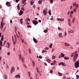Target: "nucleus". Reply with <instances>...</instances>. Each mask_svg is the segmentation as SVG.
<instances>
[{"mask_svg":"<svg viewBox=\"0 0 79 79\" xmlns=\"http://www.w3.org/2000/svg\"><path fill=\"white\" fill-rule=\"evenodd\" d=\"M73 61H76V59L78 57V54H77V51H76L75 52L72 53L71 56L73 57Z\"/></svg>","mask_w":79,"mask_h":79,"instance_id":"nucleus-1","label":"nucleus"},{"mask_svg":"<svg viewBox=\"0 0 79 79\" xmlns=\"http://www.w3.org/2000/svg\"><path fill=\"white\" fill-rule=\"evenodd\" d=\"M32 22L33 24H34L35 26H36V25L39 23V22H38L37 20H32Z\"/></svg>","mask_w":79,"mask_h":79,"instance_id":"nucleus-2","label":"nucleus"},{"mask_svg":"<svg viewBox=\"0 0 79 79\" xmlns=\"http://www.w3.org/2000/svg\"><path fill=\"white\" fill-rule=\"evenodd\" d=\"M15 71V67H12L10 70V74H12Z\"/></svg>","mask_w":79,"mask_h":79,"instance_id":"nucleus-3","label":"nucleus"},{"mask_svg":"<svg viewBox=\"0 0 79 79\" xmlns=\"http://www.w3.org/2000/svg\"><path fill=\"white\" fill-rule=\"evenodd\" d=\"M78 6H79V4H77L75 8L73 10V11H74V12H76V9L78 8Z\"/></svg>","mask_w":79,"mask_h":79,"instance_id":"nucleus-4","label":"nucleus"},{"mask_svg":"<svg viewBox=\"0 0 79 79\" xmlns=\"http://www.w3.org/2000/svg\"><path fill=\"white\" fill-rule=\"evenodd\" d=\"M4 19H5V18H2V21L1 22V26H2V27H3V21H4Z\"/></svg>","mask_w":79,"mask_h":79,"instance_id":"nucleus-5","label":"nucleus"},{"mask_svg":"<svg viewBox=\"0 0 79 79\" xmlns=\"http://www.w3.org/2000/svg\"><path fill=\"white\" fill-rule=\"evenodd\" d=\"M6 4L7 6H11V4H10V2H7Z\"/></svg>","mask_w":79,"mask_h":79,"instance_id":"nucleus-6","label":"nucleus"},{"mask_svg":"<svg viewBox=\"0 0 79 79\" xmlns=\"http://www.w3.org/2000/svg\"><path fill=\"white\" fill-rule=\"evenodd\" d=\"M57 21H64V19H60V18H57Z\"/></svg>","mask_w":79,"mask_h":79,"instance_id":"nucleus-7","label":"nucleus"},{"mask_svg":"<svg viewBox=\"0 0 79 79\" xmlns=\"http://www.w3.org/2000/svg\"><path fill=\"white\" fill-rule=\"evenodd\" d=\"M15 78H19V79H20V77H21V76L19 75H16L15 76Z\"/></svg>","mask_w":79,"mask_h":79,"instance_id":"nucleus-8","label":"nucleus"},{"mask_svg":"<svg viewBox=\"0 0 79 79\" xmlns=\"http://www.w3.org/2000/svg\"><path fill=\"white\" fill-rule=\"evenodd\" d=\"M23 14V11L21 10H20V12L19 13V16H21Z\"/></svg>","mask_w":79,"mask_h":79,"instance_id":"nucleus-9","label":"nucleus"},{"mask_svg":"<svg viewBox=\"0 0 79 79\" xmlns=\"http://www.w3.org/2000/svg\"><path fill=\"white\" fill-rule=\"evenodd\" d=\"M54 62L53 63H52L51 64V65H55L56 64V61L55 60H54Z\"/></svg>","mask_w":79,"mask_h":79,"instance_id":"nucleus-10","label":"nucleus"},{"mask_svg":"<svg viewBox=\"0 0 79 79\" xmlns=\"http://www.w3.org/2000/svg\"><path fill=\"white\" fill-rule=\"evenodd\" d=\"M4 78L5 79H7L8 76H7V75H6V74H4Z\"/></svg>","mask_w":79,"mask_h":79,"instance_id":"nucleus-11","label":"nucleus"},{"mask_svg":"<svg viewBox=\"0 0 79 79\" xmlns=\"http://www.w3.org/2000/svg\"><path fill=\"white\" fill-rule=\"evenodd\" d=\"M65 45L66 47H69V44L66 42L65 43Z\"/></svg>","mask_w":79,"mask_h":79,"instance_id":"nucleus-12","label":"nucleus"},{"mask_svg":"<svg viewBox=\"0 0 79 79\" xmlns=\"http://www.w3.org/2000/svg\"><path fill=\"white\" fill-rule=\"evenodd\" d=\"M33 40L35 43H37V40H36L35 38H33Z\"/></svg>","mask_w":79,"mask_h":79,"instance_id":"nucleus-13","label":"nucleus"},{"mask_svg":"<svg viewBox=\"0 0 79 79\" xmlns=\"http://www.w3.org/2000/svg\"><path fill=\"white\" fill-rule=\"evenodd\" d=\"M43 13H44V15H46L47 14V12L44 10L43 11Z\"/></svg>","mask_w":79,"mask_h":79,"instance_id":"nucleus-14","label":"nucleus"},{"mask_svg":"<svg viewBox=\"0 0 79 79\" xmlns=\"http://www.w3.org/2000/svg\"><path fill=\"white\" fill-rule=\"evenodd\" d=\"M4 39V35H3L1 36V40L3 41V39Z\"/></svg>","mask_w":79,"mask_h":79,"instance_id":"nucleus-15","label":"nucleus"},{"mask_svg":"<svg viewBox=\"0 0 79 79\" xmlns=\"http://www.w3.org/2000/svg\"><path fill=\"white\" fill-rule=\"evenodd\" d=\"M61 65H62L63 66H65V63L63 62H61Z\"/></svg>","mask_w":79,"mask_h":79,"instance_id":"nucleus-16","label":"nucleus"},{"mask_svg":"<svg viewBox=\"0 0 79 79\" xmlns=\"http://www.w3.org/2000/svg\"><path fill=\"white\" fill-rule=\"evenodd\" d=\"M74 32V31L73 30H70V31H69V34H70V33H73Z\"/></svg>","mask_w":79,"mask_h":79,"instance_id":"nucleus-17","label":"nucleus"},{"mask_svg":"<svg viewBox=\"0 0 79 79\" xmlns=\"http://www.w3.org/2000/svg\"><path fill=\"white\" fill-rule=\"evenodd\" d=\"M50 61H51V60H50V59H47V62H48L49 63H50Z\"/></svg>","mask_w":79,"mask_h":79,"instance_id":"nucleus-18","label":"nucleus"},{"mask_svg":"<svg viewBox=\"0 0 79 79\" xmlns=\"http://www.w3.org/2000/svg\"><path fill=\"white\" fill-rule=\"evenodd\" d=\"M7 48H10V44L9 43H7Z\"/></svg>","mask_w":79,"mask_h":79,"instance_id":"nucleus-19","label":"nucleus"},{"mask_svg":"<svg viewBox=\"0 0 79 79\" xmlns=\"http://www.w3.org/2000/svg\"><path fill=\"white\" fill-rule=\"evenodd\" d=\"M77 4H76V2H74L73 3V6H76V5Z\"/></svg>","mask_w":79,"mask_h":79,"instance_id":"nucleus-20","label":"nucleus"},{"mask_svg":"<svg viewBox=\"0 0 79 79\" xmlns=\"http://www.w3.org/2000/svg\"><path fill=\"white\" fill-rule=\"evenodd\" d=\"M32 66L33 67L35 66V62L34 61H33L32 62Z\"/></svg>","mask_w":79,"mask_h":79,"instance_id":"nucleus-21","label":"nucleus"},{"mask_svg":"<svg viewBox=\"0 0 79 79\" xmlns=\"http://www.w3.org/2000/svg\"><path fill=\"white\" fill-rule=\"evenodd\" d=\"M0 45H1V47H2L3 45L2 44V41H1V40H0Z\"/></svg>","mask_w":79,"mask_h":79,"instance_id":"nucleus-22","label":"nucleus"},{"mask_svg":"<svg viewBox=\"0 0 79 79\" xmlns=\"http://www.w3.org/2000/svg\"><path fill=\"white\" fill-rule=\"evenodd\" d=\"M58 74L59 76H62V73H60V72H58Z\"/></svg>","mask_w":79,"mask_h":79,"instance_id":"nucleus-23","label":"nucleus"},{"mask_svg":"<svg viewBox=\"0 0 79 79\" xmlns=\"http://www.w3.org/2000/svg\"><path fill=\"white\" fill-rule=\"evenodd\" d=\"M61 55L62 57H64V54L63 53H61Z\"/></svg>","mask_w":79,"mask_h":79,"instance_id":"nucleus-24","label":"nucleus"},{"mask_svg":"<svg viewBox=\"0 0 79 79\" xmlns=\"http://www.w3.org/2000/svg\"><path fill=\"white\" fill-rule=\"evenodd\" d=\"M50 1V3H51V4H52V3H53V1L54 0H49Z\"/></svg>","mask_w":79,"mask_h":79,"instance_id":"nucleus-25","label":"nucleus"},{"mask_svg":"<svg viewBox=\"0 0 79 79\" xmlns=\"http://www.w3.org/2000/svg\"><path fill=\"white\" fill-rule=\"evenodd\" d=\"M75 19H76V18H75V17H74L73 19V20H72L73 23H74Z\"/></svg>","mask_w":79,"mask_h":79,"instance_id":"nucleus-26","label":"nucleus"},{"mask_svg":"<svg viewBox=\"0 0 79 79\" xmlns=\"http://www.w3.org/2000/svg\"><path fill=\"white\" fill-rule=\"evenodd\" d=\"M64 60H69V57H64Z\"/></svg>","mask_w":79,"mask_h":79,"instance_id":"nucleus-27","label":"nucleus"},{"mask_svg":"<svg viewBox=\"0 0 79 79\" xmlns=\"http://www.w3.org/2000/svg\"><path fill=\"white\" fill-rule=\"evenodd\" d=\"M15 32L16 33V34L17 37H18V38H19V36H18V34H17V33H16V31H15Z\"/></svg>","mask_w":79,"mask_h":79,"instance_id":"nucleus-28","label":"nucleus"},{"mask_svg":"<svg viewBox=\"0 0 79 79\" xmlns=\"http://www.w3.org/2000/svg\"><path fill=\"white\" fill-rule=\"evenodd\" d=\"M52 46H53V44H50L49 45V47L50 48H51L52 47Z\"/></svg>","mask_w":79,"mask_h":79,"instance_id":"nucleus-29","label":"nucleus"},{"mask_svg":"<svg viewBox=\"0 0 79 79\" xmlns=\"http://www.w3.org/2000/svg\"><path fill=\"white\" fill-rule=\"evenodd\" d=\"M38 3L39 4H40V5L41 3H42V1L40 0L38 1Z\"/></svg>","mask_w":79,"mask_h":79,"instance_id":"nucleus-30","label":"nucleus"},{"mask_svg":"<svg viewBox=\"0 0 79 79\" xmlns=\"http://www.w3.org/2000/svg\"><path fill=\"white\" fill-rule=\"evenodd\" d=\"M48 13H49V15H50V16H51V15H52V13H51V12H50V10H49L48 11Z\"/></svg>","mask_w":79,"mask_h":79,"instance_id":"nucleus-31","label":"nucleus"},{"mask_svg":"<svg viewBox=\"0 0 79 79\" xmlns=\"http://www.w3.org/2000/svg\"><path fill=\"white\" fill-rule=\"evenodd\" d=\"M17 8L18 10H20V8H19V4L17 5Z\"/></svg>","mask_w":79,"mask_h":79,"instance_id":"nucleus-32","label":"nucleus"},{"mask_svg":"<svg viewBox=\"0 0 79 79\" xmlns=\"http://www.w3.org/2000/svg\"><path fill=\"white\" fill-rule=\"evenodd\" d=\"M44 32L45 33H47V32H48V31L47 30H44Z\"/></svg>","mask_w":79,"mask_h":79,"instance_id":"nucleus-33","label":"nucleus"},{"mask_svg":"<svg viewBox=\"0 0 79 79\" xmlns=\"http://www.w3.org/2000/svg\"><path fill=\"white\" fill-rule=\"evenodd\" d=\"M28 52H29V53H30H30H31V49H28Z\"/></svg>","mask_w":79,"mask_h":79,"instance_id":"nucleus-34","label":"nucleus"},{"mask_svg":"<svg viewBox=\"0 0 79 79\" xmlns=\"http://www.w3.org/2000/svg\"><path fill=\"white\" fill-rule=\"evenodd\" d=\"M27 27L28 28L32 27V26L31 25H27Z\"/></svg>","mask_w":79,"mask_h":79,"instance_id":"nucleus-35","label":"nucleus"},{"mask_svg":"<svg viewBox=\"0 0 79 79\" xmlns=\"http://www.w3.org/2000/svg\"><path fill=\"white\" fill-rule=\"evenodd\" d=\"M59 35L60 37H61V36L62 35V33H60L59 34Z\"/></svg>","mask_w":79,"mask_h":79,"instance_id":"nucleus-36","label":"nucleus"},{"mask_svg":"<svg viewBox=\"0 0 79 79\" xmlns=\"http://www.w3.org/2000/svg\"><path fill=\"white\" fill-rule=\"evenodd\" d=\"M76 77H77V79H79V75H76Z\"/></svg>","mask_w":79,"mask_h":79,"instance_id":"nucleus-37","label":"nucleus"},{"mask_svg":"<svg viewBox=\"0 0 79 79\" xmlns=\"http://www.w3.org/2000/svg\"><path fill=\"white\" fill-rule=\"evenodd\" d=\"M22 63H24V58H22Z\"/></svg>","mask_w":79,"mask_h":79,"instance_id":"nucleus-38","label":"nucleus"},{"mask_svg":"<svg viewBox=\"0 0 79 79\" xmlns=\"http://www.w3.org/2000/svg\"><path fill=\"white\" fill-rule=\"evenodd\" d=\"M68 22H71V20L70 19H69L68 20Z\"/></svg>","mask_w":79,"mask_h":79,"instance_id":"nucleus-39","label":"nucleus"},{"mask_svg":"<svg viewBox=\"0 0 79 79\" xmlns=\"http://www.w3.org/2000/svg\"><path fill=\"white\" fill-rule=\"evenodd\" d=\"M67 35V33H66V31H65L64 32V36H66Z\"/></svg>","mask_w":79,"mask_h":79,"instance_id":"nucleus-40","label":"nucleus"},{"mask_svg":"<svg viewBox=\"0 0 79 79\" xmlns=\"http://www.w3.org/2000/svg\"><path fill=\"white\" fill-rule=\"evenodd\" d=\"M30 4L31 5H33V1H31L30 2Z\"/></svg>","mask_w":79,"mask_h":79,"instance_id":"nucleus-41","label":"nucleus"},{"mask_svg":"<svg viewBox=\"0 0 79 79\" xmlns=\"http://www.w3.org/2000/svg\"><path fill=\"white\" fill-rule=\"evenodd\" d=\"M19 58L21 60V59H22V57H21V55H20V56H19Z\"/></svg>","mask_w":79,"mask_h":79,"instance_id":"nucleus-42","label":"nucleus"},{"mask_svg":"<svg viewBox=\"0 0 79 79\" xmlns=\"http://www.w3.org/2000/svg\"><path fill=\"white\" fill-rule=\"evenodd\" d=\"M21 40H22V43H24V40H23L22 38H21Z\"/></svg>","mask_w":79,"mask_h":79,"instance_id":"nucleus-43","label":"nucleus"},{"mask_svg":"<svg viewBox=\"0 0 79 79\" xmlns=\"http://www.w3.org/2000/svg\"><path fill=\"white\" fill-rule=\"evenodd\" d=\"M21 10H22L23 11H24V9L23 7L21 8Z\"/></svg>","mask_w":79,"mask_h":79,"instance_id":"nucleus-44","label":"nucleus"},{"mask_svg":"<svg viewBox=\"0 0 79 79\" xmlns=\"http://www.w3.org/2000/svg\"><path fill=\"white\" fill-rule=\"evenodd\" d=\"M54 51V49H53V48L52 49V51L51 52V53H52Z\"/></svg>","mask_w":79,"mask_h":79,"instance_id":"nucleus-45","label":"nucleus"},{"mask_svg":"<svg viewBox=\"0 0 79 79\" xmlns=\"http://www.w3.org/2000/svg\"><path fill=\"white\" fill-rule=\"evenodd\" d=\"M50 73H53V70H51L50 72Z\"/></svg>","mask_w":79,"mask_h":79,"instance_id":"nucleus-46","label":"nucleus"},{"mask_svg":"<svg viewBox=\"0 0 79 79\" xmlns=\"http://www.w3.org/2000/svg\"><path fill=\"white\" fill-rule=\"evenodd\" d=\"M55 56H52V60H53V59H55Z\"/></svg>","mask_w":79,"mask_h":79,"instance_id":"nucleus-47","label":"nucleus"},{"mask_svg":"<svg viewBox=\"0 0 79 79\" xmlns=\"http://www.w3.org/2000/svg\"><path fill=\"white\" fill-rule=\"evenodd\" d=\"M19 37H20V39H21V38L22 37H23V36H22V35H19Z\"/></svg>","mask_w":79,"mask_h":79,"instance_id":"nucleus-48","label":"nucleus"},{"mask_svg":"<svg viewBox=\"0 0 79 79\" xmlns=\"http://www.w3.org/2000/svg\"><path fill=\"white\" fill-rule=\"evenodd\" d=\"M23 66L25 68H27V67H26V66L24 64H23Z\"/></svg>","mask_w":79,"mask_h":79,"instance_id":"nucleus-49","label":"nucleus"},{"mask_svg":"<svg viewBox=\"0 0 79 79\" xmlns=\"http://www.w3.org/2000/svg\"><path fill=\"white\" fill-rule=\"evenodd\" d=\"M58 29L59 31L61 30V28H60V27H58Z\"/></svg>","mask_w":79,"mask_h":79,"instance_id":"nucleus-50","label":"nucleus"},{"mask_svg":"<svg viewBox=\"0 0 79 79\" xmlns=\"http://www.w3.org/2000/svg\"><path fill=\"white\" fill-rule=\"evenodd\" d=\"M27 19V21H30V19H29V18Z\"/></svg>","mask_w":79,"mask_h":79,"instance_id":"nucleus-51","label":"nucleus"},{"mask_svg":"<svg viewBox=\"0 0 79 79\" xmlns=\"http://www.w3.org/2000/svg\"><path fill=\"white\" fill-rule=\"evenodd\" d=\"M7 55H10V52H7Z\"/></svg>","mask_w":79,"mask_h":79,"instance_id":"nucleus-52","label":"nucleus"},{"mask_svg":"<svg viewBox=\"0 0 79 79\" xmlns=\"http://www.w3.org/2000/svg\"><path fill=\"white\" fill-rule=\"evenodd\" d=\"M14 36H15V40H16V35H15Z\"/></svg>","mask_w":79,"mask_h":79,"instance_id":"nucleus-53","label":"nucleus"},{"mask_svg":"<svg viewBox=\"0 0 79 79\" xmlns=\"http://www.w3.org/2000/svg\"><path fill=\"white\" fill-rule=\"evenodd\" d=\"M44 52H45V51L44 50L42 51V53H44Z\"/></svg>","mask_w":79,"mask_h":79,"instance_id":"nucleus-54","label":"nucleus"},{"mask_svg":"<svg viewBox=\"0 0 79 79\" xmlns=\"http://www.w3.org/2000/svg\"><path fill=\"white\" fill-rule=\"evenodd\" d=\"M39 57L40 58H42V57L41 56H40Z\"/></svg>","mask_w":79,"mask_h":79,"instance_id":"nucleus-55","label":"nucleus"},{"mask_svg":"<svg viewBox=\"0 0 79 79\" xmlns=\"http://www.w3.org/2000/svg\"><path fill=\"white\" fill-rule=\"evenodd\" d=\"M25 1L24 0H23V4H24V3H25Z\"/></svg>","mask_w":79,"mask_h":79,"instance_id":"nucleus-56","label":"nucleus"},{"mask_svg":"<svg viewBox=\"0 0 79 79\" xmlns=\"http://www.w3.org/2000/svg\"><path fill=\"white\" fill-rule=\"evenodd\" d=\"M5 43H6V41H5L4 42V43H3L4 45H5Z\"/></svg>","mask_w":79,"mask_h":79,"instance_id":"nucleus-57","label":"nucleus"},{"mask_svg":"<svg viewBox=\"0 0 79 79\" xmlns=\"http://www.w3.org/2000/svg\"><path fill=\"white\" fill-rule=\"evenodd\" d=\"M18 34L19 35H20V34H21V33L20 32H18Z\"/></svg>","mask_w":79,"mask_h":79,"instance_id":"nucleus-58","label":"nucleus"},{"mask_svg":"<svg viewBox=\"0 0 79 79\" xmlns=\"http://www.w3.org/2000/svg\"><path fill=\"white\" fill-rule=\"evenodd\" d=\"M71 13V14H73V13H74V12H73V11H72Z\"/></svg>","mask_w":79,"mask_h":79,"instance_id":"nucleus-59","label":"nucleus"},{"mask_svg":"<svg viewBox=\"0 0 79 79\" xmlns=\"http://www.w3.org/2000/svg\"><path fill=\"white\" fill-rule=\"evenodd\" d=\"M19 2V0H16V3H18Z\"/></svg>","mask_w":79,"mask_h":79,"instance_id":"nucleus-60","label":"nucleus"},{"mask_svg":"<svg viewBox=\"0 0 79 79\" xmlns=\"http://www.w3.org/2000/svg\"><path fill=\"white\" fill-rule=\"evenodd\" d=\"M61 65V63L60 62V63L58 65L60 66V65Z\"/></svg>","mask_w":79,"mask_h":79,"instance_id":"nucleus-61","label":"nucleus"},{"mask_svg":"<svg viewBox=\"0 0 79 79\" xmlns=\"http://www.w3.org/2000/svg\"><path fill=\"white\" fill-rule=\"evenodd\" d=\"M27 24L28 25H29L30 24V23L28 22H27Z\"/></svg>","mask_w":79,"mask_h":79,"instance_id":"nucleus-62","label":"nucleus"},{"mask_svg":"<svg viewBox=\"0 0 79 79\" xmlns=\"http://www.w3.org/2000/svg\"><path fill=\"white\" fill-rule=\"evenodd\" d=\"M44 64L45 65V66H47V63H44Z\"/></svg>","mask_w":79,"mask_h":79,"instance_id":"nucleus-63","label":"nucleus"},{"mask_svg":"<svg viewBox=\"0 0 79 79\" xmlns=\"http://www.w3.org/2000/svg\"><path fill=\"white\" fill-rule=\"evenodd\" d=\"M38 21L39 22V23H41V20H39Z\"/></svg>","mask_w":79,"mask_h":79,"instance_id":"nucleus-64","label":"nucleus"}]
</instances>
